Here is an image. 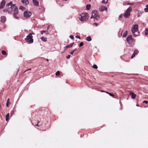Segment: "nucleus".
Returning <instances> with one entry per match:
<instances>
[{"label":"nucleus","mask_w":148,"mask_h":148,"mask_svg":"<svg viewBox=\"0 0 148 148\" xmlns=\"http://www.w3.org/2000/svg\"><path fill=\"white\" fill-rule=\"evenodd\" d=\"M6 9L3 10L5 12H8L10 14L12 12H14V17L16 19H17L18 17L17 15L18 13L17 7L15 4H13L12 2L10 1L7 3L6 6Z\"/></svg>","instance_id":"f257e3e1"},{"label":"nucleus","mask_w":148,"mask_h":148,"mask_svg":"<svg viewBox=\"0 0 148 148\" xmlns=\"http://www.w3.org/2000/svg\"><path fill=\"white\" fill-rule=\"evenodd\" d=\"M131 31L134 36H138L139 34L138 25L137 24L134 25L132 28Z\"/></svg>","instance_id":"f03ea898"},{"label":"nucleus","mask_w":148,"mask_h":148,"mask_svg":"<svg viewBox=\"0 0 148 148\" xmlns=\"http://www.w3.org/2000/svg\"><path fill=\"white\" fill-rule=\"evenodd\" d=\"M88 18V15L86 13L81 14L79 17V20L82 21H87Z\"/></svg>","instance_id":"7ed1b4c3"},{"label":"nucleus","mask_w":148,"mask_h":148,"mask_svg":"<svg viewBox=\"0 0 148 148\" xmlns=\"http://www.w3.org/2000/svg\"><path fill=\"white\" fill-rule=\"evenodd\" d=\"M34 34L29 33V34L27 35L26 38L25 39V40L28 43H32L33 42V36L32 35Z\"/></svg>","instance_id":"20e7f679"},{"label":"nucleus","mask_w":148,"mask_h":148,"mask_svg":"<svg viewBox=\"0 0 148 148\" xmlns=\"http://www.w3.org/2000/svg\"><path fill=\"white\" fill-rule=\"evenodd\" d=\"M91 18H93L94 20H98L99 18L97 12L96 10H93L92 11V16Z\"/></svg>","instance_id":"39448f33"},{"label":"nucleus","mask_w":148,"mask_h":148,"mask_svg":"<svg viewBox=\"0 0 148 148\" xmlns=\"http://www.w3.org/2000/svg\"><path fill=\"white\" fill-rule=\"evenodd\" d=\"M132 8L130 6L126 10V12L124 14V16L125 18H128L130 15V12L132 11Z\"/></svg>","instance_id":"423d86ee"},{"label":"nucleus","mask_w":148,"mask_h":148,"mask_svg":"<svg viewBox=\"0 0 148 148\" xmlns=\"http://www.w3.org/2000/svg\"><path fill=\"white\" fill-rule=\"evenodd\" d=\"M126 40L127 42L130 44L134 43L135 41L134 39L132 38L131 35L128 36Z\"/></svg>","instance_id":"0eeeda50"},{"label":"nucleus","mask_w":148,"mask_h":148,"mask_svg":"<svg viewBox=\"0 0 148 148\" xmlns=\"http://www.w3.org/2000/svg\"><path fill=\"white\" fill-rule=\"evenodd\" d=\"M32 14L31 12L28 11H26L24 12V16L26 18H28L31 16Z\"/></svg>","instance_id":"6e6552de"},{"label":"nucleus","mask_w":148,"mask_h":148,"mask_svg":"<svg viewBox=\"0 0 148 148\" xmlns=\"http://www.w3.org/2000/svg\"><path fill=\"white\" fill-rule=\"evenodd\" d=\"M6 3L5 0H3L1 2L0 5V9H2L4 7Z\"/></svg>","instance_id":"1a4fd4ad"},{"label":"nucleus","mask_w":148,"mask_h":148,"mask_svg":"<svg viewBox=\"0 0 148 148\" xmlns=\"http://www.w3.org/2000/svg\"><path fill=\"white\" fill-rule=\"evenodd\" d=\"M99 10L100 11L102 12L105 10H107V8L104 6H101L99 7Z\"/></svg>","instance_id":"9d476101"},{"label":"nucleus","mask_w":148,"mask_h":148,"mask_svg":"<svg viewBox=\"0 0 148 148\" xmlns=\"http://www.w3.org/2000/svg\"><path fill=\"white\" fill-rule=\"evenodd\" d=\"M6 20V18L4 16H2L1 17V21L3 23H5Z\"/></svg>","instance_id":"9b49d317"},{"label":"nucleus","mask_w":148,"mask_h":148,"mask_svg":"<svg viewBox=\"0 0 148 148\" xmlns=\"http://www.w3.org/2000/svg\"><path fill=\"white\" fill-rule=\"evenodd\" d=\"M138 53V50L137 49L135 50L134 53L131 56V58H134L135 56V55L137 54Z\"/></svg>","instance_id":"f8f14e48"},{"label":"nucleus","mask_w":148,"mask_h":148,"mask_svg":"<svg viewBox=\"0 0 148 148\" xmlns=\"http://www.w3.org/2000/svg\"><path fill=\"white\" fill-rule=\"evenodd\" d=\"M33 2L34 5L36 6L39 5V2L38 1L36 0H33Z\"/></svg>","instance_id":"ddd939ff"},{"label":"nucleus","mask_w":148,"mask_h":148,"mask_svg":"<svg viewBox=\"0 0 148 148\" xmlns=\"http://www.w3.org/2000/svg\"><path fill=\"white\" fill-rule=\"evenodd\" d=\"M130 94L132 95L131 97L132 99H134L135 98L136 95L133 92H131Z\"/></svg>","instance_id":"4468645a"},{"label":"nucleus","mask_w":148,"mask_h":148,"mask_svg":"<svg viewBox=\"0 0 148 148\" xmlns=\"http://www.w3.org/2000/svg\"><path fill=\"white\" fill-rule=\"evenodd\" d=\"M21 1L22 3L26 5H28L29 3V2L28 0H21Z\"/></svg>","instance_id":"2eb2a0df"},{"label":"nucleus","mask_w":148,"mask_h":148,"mask_svg":"<svg viewBox=\"0 0 148 148\" xmlns=\"http://www.w3.org/2000/svg\"><path fill=\"white\" fill-rule=\"evenodd\" d=\"M74 44V43L70 44L69 45H68L67 46L64 47L65 49H67L68 48L72 47Z\"/></svg>","instance_id":"dca6fc26"},{"label":"nucleus","mask_w":148,"mask_h":148,"mask_svg":"<svg viewBox=\"0 0 148 148\" xmlns=\"http://www.w3.org/2000/svg\"><path fill=\"white\" fill-rule=\"evenodd\" d=\"M40 38L44 42H46L47 41V38L46 37H41Z\"/></svg>","instance_id":"f3484780"},{"label":"nucleus","mask_w":148,"mask_h":148,"mask_svg":"<svg viewBox=\"0 0 148 148\" xmlns=\"http://www.w3.org/2000/svg\"><path fill=\"white\" fill-rule=\"evenodd\" d=\"M10 116L9 113H8L6 116V121H7L9 119V118Z\"/></svg>","instance_id":"a211bd4d"},{"label":"nucleus","mask_w":148,"mask_h":148,"mask_svg":"<svg viewBox=\"0 0 148 148\" xmlns=\"http://www.w3.org/2000/svg\"><path fill=\"white\" fill-rule=\"evenodd\" d=\"M127 31H126L124 33V34H123V37H125L127 35Z\"/></svg>","instance_id":"6ab92c4d"},{"label":"nucleus","mask_w":148,"mask_h":148,"mask_svg":"<svg viewBox=\"0 0 148 148\" xmlns=\"http://www.w3.org/2000/svg\"><path fill=\"white\" fill-rule=\"evenodd\" d=\"M91 5L90 4H88L86 6V8L87 10H89L90 9Z\"/></svg>","instance_id":"aec40b11"},{"label":"nucleus","mask_w":148,"mask_h":148,"mask_svg":"<svg viewBox=\"0 0 148 148\" xmlns=\"http://www.w3.org/2000/svg\"><path fill=\"white\" fill-rule=\"evenodd\" d=\"M86 40L88 41H90L91 40V38L90 36H88L86 38Z\"/></svg>","instance_id":"412c9836"},{"label":"nucleus","mask_w":148,"mask_h":148,"mask_svg":"<svg viewBox=\"0 0 148 148\" xmlns=\"http://www.w3.org/2000/svg\"><path fill=\"white\" fill-rule=\"evenodd\" d=\"M9 98H8L7 100V103H6V106L7 107H9V104L10 103V102H9Z\"/></svg>","instance_id":"4be33fe9"},{"label":"nucleus","mask_w":148,"mask_h":148,"mask_svg":"<svg viewBox=\"0 0 148 148\" xmlns=\"http://www.w3.org/2000/svg\"><path fill=\"white\" fill-rule=\"evenodd\" d=\"M19 9L22 10L23 11H24L25 9V8L23 6H21L20 7Z\"/></svg>","instance_id":"5701e85b"},{"label":"nucleus","mask_w":148,"mask_h":148,"mask_svg":"<svg viewBox=\"0 0 148 148\" xmlns=\"http://www.w3.org/2000/svg\"><path fill=\"white\" fill-rule=\"evenodd\" d=\"M106 92L110 96H112V97H114V95L112 94V93H110V92H108L107 91H106Z\"/></svg>","instance_id":"b1692460"},{"label":"nucleus","mask_w":148,"mask_h":148,"mask_svg":"<svg viewBox=\"0 0 148 148\" xmlns=\"http://www.w3.org/2000/svg\"><path fill=\"white\" fill-rule=\"evenodd\" d=\"M2 53L3 55H5L6 54V52L4 50H2Z\"/></svg>","instance_id":"393cba45"},{"label":"nucleus","mask_w":148,"mask_h":148,"mask_svg":"<svg viewBox=\"0 0 148 148\" xmlns=\"http://www.w3.org/2000/svg\"><path fill=\"white\" fill-rule=\"evenodd\" d=\"M92 67L93 68L95 69H97L98 68L96 64L93 65L92 66Z\"/></svg>","instance_id":"a878e982"},{"label":"nucleus","mask_w":148,"mask_h":148,"mask_svg":"<svg viewBox=\"0 0 148 148\" xmlns=\"http://www.w3.org/2000/svg\"><path fill=\"white\" fill-rule=\"evenodd\" d=\"M60 72L59 71H57L56 73V75L57 76H58L59 75H60Z\"/></svg>","instance_id":"bb28decb"},{"label":"nucleus","mask_w":148,"mask_h":148,"mask_svg":"<svg viewBox=\"0 0 148 148\" xmlns=\"http://www.w3.org/2000/svg\"><path fill=\"white\" fill-rule=\"evenodd\" d=\"M123 16V15L122 14H121V15H120L119 16V20H120V18H122Z\"/></svg>","instance_id":"cd10ccee"},{"label":"nucleus","mask_w":148,"mask_h":148,"mask_svg":"<svg viewBox=\"0 0 148 148\" xmlns=\"http://www.w3.org/2000/svg\"><path fill=\"white\" fill-rule=\"evenodd\" d=\"M145 34L146 35H148V29H146L145 32Z\"/></svg>","instance_id":"c85d7f7f"},{"label":"nucleus","mask_w":148,"mask_h":148,"mask_svg":"<svg viewBox=\"0 0 148 148\" xmlns=\"http://www.w3.org/2000/svg\"><path fill=\"white\" fill-rule=\"evenodd\" d=\"M83 45L84 43L82 42H80L79 45V47L82 46Z\"/></svg>","instance_id":"c756f323"},{"label":"nucleus","mask_w":148,"mask_h":148,"mask_svg":"<svg viewBox=\"0 0 148 148\" xmlns=\"http://www.w3.org/2000/svg\"><path fill=\"white\" fill-rule=\"evenodd\" d=\"M108 0L107 1H105V0H103L102 1V2L103 3H105V4H106L108 2Z\"/></svg>","instance_id":"7c9ffc66"},{"label":"nucleus","mask_w":148,"mask_h":148,"mask_svg":"<svg viewBox=\"0 0 148 148\" xmlns=\"http://www.w3.org/2000/svg\"><path fill=\"white\" fill-rule=\"evenodd\" d=\"M69 37L72 40H73L74 39L73 36V35H70L69 36Z\"/></svg>","instance_id":"2f4dec72"},{"label":"nucleus","mask_w":148,"mask_h":148,"mask_svg":"<svg viewBox=\"0 0 148 148\" xmlns=\"http://www.w3.org/2000/svg\"><path fill=\"white\" fill-rule=\"evenodd\" d=\"M43 33L47 34L48 33V31L47 30H43Z\"/></svg>","instance_id":"473e14b6"},{"label":"nucleus","mask_w":148,"mask_h":148,"mask_svg":"<svg viewBox=\"0 0 148 148\" xmlns=\"http://www.w3.org/2000/svg\"><path fill=\"white\" fill-rule=\"evenodd\" d=\"M76 49H75L74 50H73V51H71L70 53V54L71 55H73V53H74L75 51L76 50Z\"/></svg>","instance_id":"72a5a7b5"},{"label":"nucleus","mask_w":148,"mask_h":148,"mask_svg":"<svg viewBox=\"0 0 148 148\" xmlns=\"http://www.w3.org/2000/svg\"><path fill=\"white\" fill-rule=\"evenodd\" d=\"M144 10L146 12H147L148 11V8L147 7H146L145 8Z\"/></svg>","instance_id":"f704fd0d"},{"label":"nucleus","mask_w":148,"mask_h":148,"mask_svg":"<svg viewBox=\"0 0 148 148\" xmlns=\"http://www.w3.org/2000/svg\"><path fill=\"white\" fill-rule=\"evenodd\" d=\"M133 4V3H128L127 4V5H132Z\"/></svg>","instance_id":"c9c22d12"},{"label":"nucleus","mask_w":148,"mask_h":148,"mask_svg":"<svg viewBox=\"0 0 148 148\" xmlns=\"http://www.w3.org/2000/svg\"><path fill=\"white\" fill-rule=\"evenodd\" d=\"M71 57V55H69L66 56V58L67 59H69Z\"/></svg>","instance_id":"e433bc0d"},{"label":"nucleus","mask_w":148,"mask_h":148,"mask_svg":"<svg viewBox=\"0 0 148 148\" xmlns=\"http://www.w3.org/2000/svg\"><path fill=\"white\" fill-rule=\"evenodd\" d=\"M143 103H145L146 104H147L148 103V101H144L143 102Z\"/></svg>","instance_id":"4c0bfd02"},{"label":"nucleus","mask_w":148,"mask_h":148,"mask_svg":"<svg viewBox=\"0 0 148 148\" xmlns=\"http://www.w3.org/2000/svg\"><path fill=\"white\" fill-rule=\"evenodd\" d=\"M75 38H78L79 39H80V37L79 36H75Z\"/></svg>","instance_id":"58836bf2"},{"label":"nucleus","mask_w":148,"mask_h":148,"mask_svg":"<svg viewBox=\"0 0 148 148\" xmlns=\"http://www.w3.org/2000/svg\"><path fill=\"white\" fill-rule=\"evenodd\" d=\"M94 24L96 26H97L98 25V23H95Z\"/></svg>","instance_id":"ea45409f"},{"label":"nucleus","mask_w":148,"mask_h":148,"mask_svg":"<svg viewBox=\"0 0 148 148\" xmlns=\"http://www.w3.org/2000/svg\"><path fill=\"white\" fill-rule=\"evenodd\" d=\"M43 31H41V34H43Z\"/></svg>","instance_id":"a19ab883"},{"label":"nucleus","mask_w":148,"mask_h":148,"mask_svg":"<svg viewBox=\"0 0 148 148\" xmlns=\"http://www.w3.org/2000/svg\"><path fill=\"white\" fill-rule=\"evenodd\" d=\"M39 122H38V123L36 124V126H39V125H38Z\"/></svg>","instance_id":"79ce46f5"},{"label":"nucleus","mask_w":148,"mask_h":148,"mask_svg":"<svg viewBox=\"0 0 148 148\" xmlns=\"http://www.w3.org/2000/svg\"><path fill=\"white\" fill-rule=\"evenodd\" d=\"M119 103H120V104L121 106H122V104L121 102V101H120Z\"/></svg>","instance_id":"37998d69"},{"label":"nucleus","mask_w":148,"mask_h":148,"mask_svg":"<svg viewBox=\"0 0 148 148\" xmlns=\"http://www.w3.org/2000/svg\"><path fill=\"white\" fill-rule=\"evenodd\" d=\"M122 109V106H121V108H120V110H121Z\"/></svg>","instance_id":"c03bdc74"},{"label":"nucleus","mask_w":148,"mask_h":148,"mask_svg":"<svg viewBox=\"0 0 148 148\" xmlns=\"http://www.w3.org/2000/svg\"><path fill=\"white\" fill-rule=\"evenodd\" d=\"M49 26H48L47 27V30L49 29Z\"/></svg>","instance_id":"a18cd8bd"},{"label":"nucleus","mask_w":148,"mask_h":148,"mask_svg":"<svg viewBox=\"0 0 148 148\" xmlns=\"http://www.w3.org/2000/svg\"><path fill=\"white\" fill-rule=\"evenodd\" d=\"M146 7H147V8H148V4L146 6Z\"/></svg>","instance_id":"49530a36"},{"label":"nucleus","mask_w":148,"mask_h":148,"mask_svg":"<svg viewBox=\"0 0 148 148\" xmlns=\"http://www.w3.org/2000/svg\"><path fill=\"white\" fill-rule=\"evenodd\" d=\"M47 61L48 62L49 61V60L48 59H47Z\"/></svg>","instance_id":"de8ad7c7"},{"label":"nucleus","mask_w":148,"mask_h":148,"mask_svg":"<svg viewBox=\"0 0 148 148\" xmlns=\"http://www.w3.org/2000/svg\"><path fill=\"white\" fill-rule=\"evenodd\" d=\"M136 106H138V104H137V105H136Z\"/></svg>","instance_id":"09e8293b"},{"label":"nucleus","mask_w":148,"mask_h":148,"mask_svg":"<svg viewBox=\"0 0 148 148\" xmlns=\"http://www.w3.org/2000/svg\"><path fill=\"white\" fill-rule=\"evenodd\" d=\"M122 32H121V35H122Z\"/></svg>","instance_id":"8fccbe9b"},{"label":"nucleus","mask_w":148,"mask_h":148,"mask_svg":"<svg viewBox=\"0 0 148 148\" xmlns=\"http://www.w3.org/2000/svg\"><path fill=\"white\" fill-rule=\"evenodd\" d=\"M31 69H29L28 70H31Z\"/></svg>","instance_id":"3c124183"},{"label":"nucleus","mask_w":148,"mask_h":148,"mask_svg":"<svg viewBox=\"0 0 148 148\" xmlns=\"http://www.w3.org/2000/svg\"><path fill=\"white\" fill-rule=\"evenodd\" d=\"M91 0H89V1H90Z\"/></svg>","instance_id":"603ef678"}]
</instances>
